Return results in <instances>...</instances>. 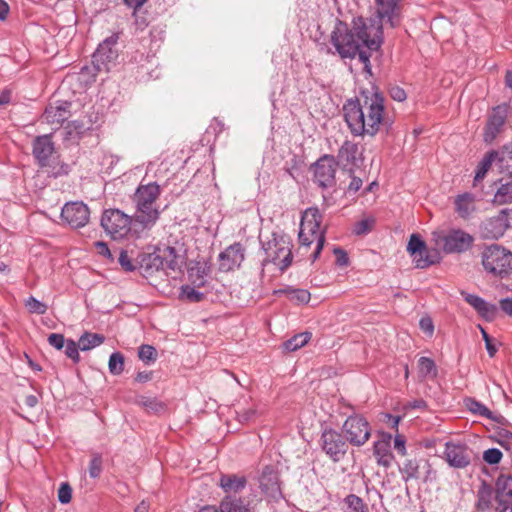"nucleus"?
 Wrapping results in <instances>:
<instances>
[{"mask_svg":"<svg viewBox=\"0 0 512 512\" xmlns=\"http://www.w3.org/2000/svg\"><path fill=\"white\" fill-rule=\"evenodd\" d=\"M331 43L343 59L359 57L364 70L371 74L370 57L372 51L382 43V26L367 25L363 18L354 19L352 28L339 22L331 33Z\"/></svg>","mask_w":512,"mask_h":512,"instance_id":"1","label":"nucleus"},{"mask_svg":"<svg viewBox=\"0 0 512 512\" xmlns=\"http://www.w3.org/2000/svg\"><path fill=\"white\" fill-rule=\"evenodd\" d=\"M384 112V97L377 91H363L343 105L344 119L355 136H374L379 131Z\"/></svg>","mask_w":512,"mask_h":512,"instance_id":"2","label":"nucleus"},{"mask_svg":"<svg viewBox=\"0 0 512 512\" xmlns=\"http://www.w3.org/2000/svg\"><path fill=\"white\" fill-rule=\"evenodd\" d=\"M161 189L156 182L139 185L134 194L135 203L134 224L143 229H151L159 219L160 211L156 207V200L160 196Z\"/></svg>","mask_w":512,"mask_h":512,"instance_id":"3","label":"nucleus"},{"mask_svg":"<svg viewBox=\"0 0 512 512\" xmlns=\"http://www.w3.org/2000/svg\"><path fill=\"white\" fill-rule=\"evenodd\" d=\"M322 223V215L318 208H308L302 215L299 231V242L303 247H309L316 241V248L312 254V260L315 261L324 246L325 235L320 229Z\"/></svg>","mask_w":512,"mask_h":512,"instance_id":"4","label":"nucleus"},{"mask_svg":"<svg viewBox=\"0 0 512 512\" xmlns=\"http://www.w3.org/2000/svg\"><path fill=\"white\" fill-rule=\"evenodd\" d=\"M482 265L486 272L504 278L512 272V252L498 244L486 246L482 252Z\"/></svg>","mask_w":512,"mask_h":512,"instance_id":"5","label":"nucleus"},{"mask_svg":"<svg viewBox=\"0 0 512 512\" xmlns=\"http://www.w3.org/2000/svg\"><path fill=\"white\" fill-rule=\"evenodd\" d=\"M289 239L284 235L272 234V238L262 243L265 252V258L262 265L273 263L279 267L281 271H285L292 263V251Z\"/></svg>","mask_w":512,"mask_h":512,"instance_id":"6","label":"nucleus"},{"mask_svg":"<svg viewBox=\"0 0 512 512\" xmlns=\"http://www.w3.org/2000/svg\"><path fill=\"white\" fill-rule=\"evenodd\" d=\"M133 219L119 209L104 210L100 225L114 240L125 238L131 231Z\"/></svg>","mask_w":512,"mask_h":512,"instance_id":"7","label":"nucleus"},{"mask_svg":"<svg viewBox=\"0 0 512 512\" xmlns=\"http://www.w3.org/2000/svg\"><path fill=\"white\" fill-rule=\"evenodd\" d=\"M346 441L352 446H363L371 436V426L367 419L359 414L349 416L342 425Z\"/></svg>","mask_w":512,"mask_h":512,"instance_id":"8","label":"nucleus"},{"mask_svg":"<svg viewBox=\"0 0 512 512\" xmlns=\"http://www.w3.org/2000/svg\"><path fill=\"white\" fill-rule=\"evenodd\" d=\"M434 237L437 245L448 254L465 252L474 242L473 236L461 229H452L445 234L434 233Z\"/></svg>","mask_w":512,"mask_h":512,"instance_id":"9","label":"nucleus"},{"mask_svg":"<svg viewBox=\"0 0 512 512\" xmlns=\"http://www.w3.org/2000/svg\"><path fill=\"white\" fill-rule=\"evenodd\" d=\"M118 36L113 34L99 44L92 56L93 69L95 71H110L118 57L116 45Z\"/></svg>","mask_w":512,"mask_h":512,"instance_id":"10","label":"nucleus"},{"mask_svg":"<svg viewBox=\"0 0 512 512\" xmlns=\"http://www.w3.org/2000/svg\"><path fill=\"white\" fill-rule=\"evenodd\" d=\"M323 452L333 461L339 462L347 453L348 442L343 435L333 429H325L320 438Z\"/></svg>","mask_w":512,"mask_h":512,"instance_id":"11","label":"nucleus"},{"mask_svg":"<svg viewBox=\"0 0 512 512\" xmlns=\"http://www.w3.org/2000/svg\"><path fill=\"white\" fill-rule=\"evenodd\" d=\"M61 218L74 229L82 228L89 222L90 210L82 201L68 202L61 210Z\"/></svg>","mask_w":512,"mask_h":512,"instance_id":"12","label":"nucleus"},{"mask_svg":"<svg viewBox=\"0 0 512 512\" xmlns=\"http://www.w3.org/2000/svg\"><path fill=\"white\" fill-rule=\"evenodd\" d=\"M337 165L334 156L324 155L319 158L314 166V181L322 188L333 186Z\"/></svg>","mask_w":512,"mask_h":512,"instance_id":"13","label":"nucleus"},{"mask_svg":"<svg viewBox=\"0 0 512 512\" xmlns=\"http://www.w3.org/2000/svg\"><path fill=\"white\" fill-rule=\"evenodd\" d=\"M509 227L508 213L501 210L497 215L482 221L480 225V236L483 239L496 240L501 238Z\"/></svg>","mask_w":512,"mask_h":512,"instance_id":"14","label":"nucleus"},{"mask_svg":"<svg viewBox=\"0 0 512 512\" xmlns=\"http://www.w3.org/2000/svg\"><path fill=\"white\" fill-rule=\"evenodd\" d=\"M445 460L449 466L463 469L471 463V451L467 445L456 442H447L444 450Z\"/></svg>","mask_w":512,"mask_h":512,"instance_id":"15","label":"nucleus"},{"mask_svg":"<svg viewBox=\"0 0 512 512\" xmlns=\"http://www.w3.org/2000/svg\"><path fill=\"white\" fill-rule=\"evenodd\" d=\"M495 500L501 507L498 512H512V477L500 475L495 483Z\"/></svg>","mask_w":512,"mask_h":512,"instance_id":"16","label":"nucleus"},{"mask_svg":"<svg viewBox=\"0 0 512 512\" xmlns=\"http://www.w3.org/2000/svg\"><path fill=\"white\" fill-rule=\"evenodd\" d=\"M244 260V248L234 243L219 254V269L228 272L238 268Z\"/></svg>","mask_w":512,"mask_h":512,"instance_id":"17","label":"nucleus"},{"mask_svg":"<svg viewBox=\"0 0 512 512\" xmlns=\"http://www.w3.org/2000/svg\"><path fill=\"white\" fill-rule=\"evenodd\" d=\"M55 147L51 135L37 136L33 140L32 154L39 166L47 164V160L53 157Z\"/></svg>","mask_w":512,"mask_h":512,"instance_id":"18","label":"nucleus"},{"mask_svg":"<svg viewBox=\"0 0 512 512\" xmlns=\"http://www.w3.org/2000/svg\"><path fill=\"white\" fill-rule=\"evenodd\" d=\"M401 0H375L376 12L378 17L383 20L386 19L387 23L392 28L399 25V3Z\"/></svg>","mask_w":512,"mask_h":512,"instance_id":"19","label":"nucleus"},{"mask_svg":"<svg viewBox=\"0 0 512 512\" xmlns=\"http://www.w3.org/2000/svg\"><path fill=\"white\" fill-rule=\"evenodd\" d=\"M391 434H382L380 440L375 441L373 445V454L376 457L377 464L388 468L391 466L393 455L390 449Z\"/></svg>","mask_w":512,"mask_h":512,"instance_id":"20","label":"nucleus"},{"mask_svg":"<svg viewBox=\"0 0 512 512\" xmlns=\"http://www.w3.org/2000/svg\"><path fill=\"white\" fill-rule=\"evenodd\" d=\"M70 116L69 104L48 105L42 115L45 122L60 127Z\"/></svg>","mask_w":512,"mask_h":512,"instance_id":"21","label":"nucleus"},{"mask_svg":"<svg viewBox=\"0 0 512 512\" xmlns=\"http://www.w3.org/2000/svg\"><path fill=\"white\" fill-rule=\"evenodd\" d=\"M461 295L464 297V300L469 305H471L481 317L485 318L486 320L494 319L497 313V308L495 305L486 302L483 298L474 294L461 292Z\"/></svg>","mask_w":512,"mask_h":512,"instance_id":"22","label":"nucleus"},{"mask_svg":"<svg viewBox=\"0 0 512 512\" xmlns=\"http://www.w3.org/2000/svg\"><path fill=\"white\" fill-rule=\"evenodd\" d=\"M218 485L227 495H236L245 489L247 478L244 475L223 473L220 475Z\"/></svg>","mask_w":512,"mask_h":512,"instance_id":"23","label":"nucleus"},{"mask_svg":"<svg viewBox=\"0 0 512 512\" xmlns=\"http://www.w3.org/2000/svg\"><path fill=\"white\" fill-rule=\"evenodd\" d=\"M260 488L267 495L275 496L280 492L278 473L272 466H265L259 478Z\"/></svg>","mask_w":512,"mask_h":512,"instance_id":"24","label":"nucleus"},{"mask_svg":"<svg viewBox=\"0 0 512 512\" xmlns=\"http://www.w3.org/2000/svg\"><path fill=\"white\" fill-rule=\"evenodd\" d=\"M175 249L172 247H167L163 250V255L154 254L149 257L148 266L154 267L156 270L162 269H171L175 270L178 266L177 258L174 254Z\"/></svg>","mask_w":512,"mask_h":512,"instance_id":"25","label":"nucleus"},{"mask_svg":"<svg viewBox=\"0 0 512 512\" xmlns=\"http://www.w3.org/2000/svg\"><path fill=\"white\" fill-rule=\"evenodd\" d=\"M454 205L458 216L468 219L476 211V198L472 193L465 192L456 196Z\"/></svg>","mask_w":512,"mask_h":512,"instance_id":"26","label":"nucleus"},{"mask_svg":"<svg viewBox=\"0 0 512 512\" xmlns=\"http://www.w3.org/2000/svg\"><path fill=\"white\" fill-rule=\"evenodd\" d=\"M222 512H251L250 502L237 495H226L219 502Z\"/></svg>","mask_w":512,"mask_h":512,"instance_id":"27","label":"nucleus"},{"mask_svg":"<svg viewBox=\"0 0 512 512\" xmlns=\"http://www.w3.org/2000/svg\"><path fill=\"white\" fill-rule=\"evenodd\" d=\"M505 123V117L498 110H494V113L489 117L485 131L484 140L487 143H491L495 140L499 134L502 126Z\"/></svg>","mask_w":512,"mask_h":512,"instance_id":"28","label":"nucleus"},{"mask_svg":"<svg viewBox=\"0 0 512 512\" xmlns=\"http://www.w3.org/2000/svg\"><path fill=\"white\" fill-rule=\"evenodd\" d=\"M495 154L496 167L501 173L512 176V143L505 145L500 151H492Z\"/></svg>","mask_w":512,"mask_h":512,"instance_id":"29","label":"nucleus"},{"mask_svg":"<svg viewBox=\"0 0 512 512\" xmlns=\"http://www.w3.org/2000/svg\"><path fill=\"white\" fill-rule=\"evenodd\" d=\"M494 496L493 488L490 484L483 481L477 491V510L480 512H488L492 507V499Z\"/></svg>","mask_w":512,"mask_h":512,"instance_id":"30","label":"nucleus"},{"mask_svg":"<svg viewBox=\"0 0 512 512\" xmlns=\"http://www.w3.org/2000/svg\"><path fill=\"white\" fill-rule=\"evenodd\" d=\"M209 267L204 262H193L188 267V278L194 286L202 287L206 283Z\"/></svg>","mask_w":512,"mask_h":512,"instance_id":"31","label":"nucleus"},{"mask_svg":"<svg viewBox=\"0 0 512 512\" xmlns=\"http://www.w3.org/2000/svg\"><path fill=\"white\" fill-rule=\"evenodd\" d=\"M50 177L58 178L66 176L70 172V166L59 159V157L53 156L47 160V164L40 166Z\"/></svg>","mask_w":512,"mask_h":512,"instance_id":"32","label":"nucleus"},{"mask_svg":"<svg viewBox=\"0 0 512 512\" xmlns=\"http://www.w3.org/2000/svg\"><path fill=\"white\" fill-rule=\"evenodd\" d=\"M357 153H358L357 144H355L351 141H345L338 151V154H337L338 162L337 163H341L344 166H347L349 164H354V162L356 160Z\"/></svg>","mask_w":512,"mask_h":512,"instance_id":"33","label":"nucleus"},{"mask_svg":"<svg viewBox=\"0 0 512 512\" xmlns=\"http://www.w3.org/2000/svg\"><path fill=\"white\" fill-rule=\"evenodd\" d=\"M275 294H285L287 298L296 304H306L310 300V293L305 289L287 287L275 291Z\"/></svg>","mask_w":512,"mask_h":512,"instance_id":"34","label":"nucleus"},{"mask_svg":"<svg viewBox=\"0 0 512 512\" xmlns=\"http://www.w3.org/2000/svg\"><path fill=\"white\" fill-rule=\"evenodd\" d=\"M105 338L103 335L97 334V333H89L85 332L80 338H79V348L82 351H88L91 350L99 345H101L104 342Z\"/></svg>","mask_w":512,"mask_h":512,"instance_id":"35","label":"nucleus"},{"mask_svg":"<svg viewBox=\"0 0 512 512\" xmlns=\"http://www.w3.org/2000/svg\"><path fill=\"white\" fill-rule=\"evenodd\" d=\"M311 336L312 335L309 332L296 334L290 339H288L286 342H284V349L289 352L296 351L301 347L305 346L311 339Z\"/></svg>","mask_w":512,"mask_h":512,"instance_id":"36","label":"nucleus"},{"mask_svg":"<svg viewBox=\"0 0 512 512\" xmlns=\"http://www.w3.org/2000/svg\"><path fill=\"white\" fill-rule=\"evenodd\" d=\"M399 470L405 482L419 477V463L416 459L405 460Z\"/></svg>","mask_w":512,"mask_h":512,"instance_id":"37","label":"nucleus"},{"mask_svg":"<svg viewBox=\"0 0 512 512\" xmlns=\"http://www.w3.org/2000/svg\"><path fill=\"white\" fill-rule=\"evenodd\" d=\"M418 372L422 378H435L437 368L435 362L428 357H420L418 360Z\"/></svg>","mask_w":512,"mask_h":512,"instance_id":"38","label":"nucleus"},{"mask_svg":"<svg viewBox=\"0 0 512 512\" xmlns=\"http://www.w3.org/2000/svg\"><path fill=\"white\" fill-rule=\"evenodd\" d=\"M439 261V255L437 251H430L425 247V252L423 254H418L414 257V262L417 268H427Z\"/></svg>","mask_w":512,"mask_h":512,"instance_id":"39","label":"nucleus"},{"mask_svg":"<svg viewBox=\"0 0 512 512\" xmlns=\"http://www.w3.org/2000/svg\"><path fill=\"white\" fill-rule=\"evenodd\" d=\"M464 402L467 409L472 413L492 419V412L481 402L474 398H467Z\"/></svg>","mask_w":512,"mask_h":512,"instance_id":"40","label":"nucleus"},{"mask_svg":"<svg viewBox=\"0 0 512 512\" xmlns=\"http://www.w3.org/2000/svg\"><path fill=\"white\" fill-rule=\"evenodd\" d=\"M492 164L496 165V160L495 154H493V152H490L483 158V160L477 166L474 182L481 181L485 177L488 169L491 167Z\"/></svg>","mask_w":512,"mask_h":512,"instance_id":"41","label":"nucleus"},{"mask_svg":"<svg viewBox=\"0 0 512 512\" xmlns=\"http://www.w3.org/2000/svg\"><path fill=\"white\" fill-rule=\"evenodd\" d=\"M494 201L498 204L512 203V180L498 188Z\"/></svg>","mask_w":512,"mask_h":512,"instance_id":"42","label":"nucleus"},{"mask_svg":"<svg viewBox=\"0 0 512 512\" xmlns=\"http://www.w3.org/2000/svg\"><path fill=\"white\" fill-rule=\"evenodd\" d=\"M108 368L112 375H120L124 370V356L120 352L112 353L109 358Z\"/></svg>","mask_w":512,"mask_h":512,"instance_id":"43","label":"nucleus"},{"mask_svg":"<svg viewBox=\"0 0 512 512\" xmlns=\"http://www.w3.org/2000/svg\"><path fill=\"white\" fill-rule=\"evenodd\" d=\"M426 244L417 234H412L410 236L407 251L413 256L416 257L418 254H423L425 252Z\"/></svg>","mask_w":512,"mask_h":512,"instance_id":"44","label":"nucleus"},{"mask_svg":"<svg viewBox=\"0 0 512 512\" xmlns=\"http://www.w3.org/2000/svg\"><path fill=\"white\" fill-rule=\"evenodd\" d=\"M138 357L145 364H151L157 359V351L153 346L143 344L138 348Z\"/></svg>","mask_w":512,"mask_h":512,"instance_id":"45","label":"nucleus"},{"mask_svg":"<svg viewBox=\"0 0 512 512\" xmlns=\"http://www.w3.org/2000/svg\"><path fill=\"white\" fill-rule=\"evenodd\" d=\"M344 501L348 506L349 512H368L364 501L355 494L348 495Z\"/></svg>","mask_w":512,"mask_h":512,"instance_id":"46","label":"nucleus"},{"mask_svg":"<svg viewBox=\"0 0 512 512\" xmlns=\"http://www.w3.org/2000/svg\"><path fill=\"white\" fill-rule=\"evenodd\" d=\"M103 470V460L99 453H93L89 463L88 472L89 476L93 479L100 477Z\"/></svg>","mask_w":512,"mask_h":512,"instance_id":"47","label":"nucleus"},{"mask_svg":"<svg viewBox=\"0 0 512 512\" xmlns=\"http://www.w3.org/2000/svg\"><path fill=\"white\" fill-rule=\"evenodd\" d=\"M180 297L190 302H200L204 298V294L197 291L194 287L184 285L181 287Z\"/></svg>","mask_w":512,"mask_h":512,"instance_id":"48","label":"nucleus"},{"mask_svg":"<svg viewBox=\"0 0 512 512\" xmlns=\"http://www.w3.org/2000/svg\"><path fill=\"white\" fill-rule=\"evenodd\" d=\"M138 403L142 405L147 411L158 413L163 410L164 406L162 402L156 398L140 397Z\"/></svg>","mask_w":512,"mask_h":512,"instance_id":"49","label":"nucleus"},{"mask_svg":"<svg viewBox=\"0 0 512 512\" xmlns=\"http://www.w3.org/2000/svg\"><path fill=\"white\" fill-rule=\"evenodd\" d=\"M25 306H26V308L28 309V311L30 313H35V314H45L47 309H48L46 304H44L43 302L37 300L33 296H30L25 301Z\"/></svg>","mask_w":512,"mask_h":512,"instance_id":"50","label":"nucleus"},{"mask_svg":"<svg viewBox=\"0 0 512 512\" xmlns=\"http://www.w3.org/2000/svg\"><path fill=\"white\" fill-rule=\"evenodd\" d=\"M64 353L65 355L73 360L74 363L79 362V343L77 344L74 340L68 339L64 345Z\"/></svg>","mask_w":512,"mask_h":512,"instance_id":"51","label":"nucleus"},{"mask_svg":"<svg viewBox=\"0 0 512 512\" xmlns=\"http://www.w3.org/2000/svg\"><path fill=\"white\" fill-rule=\"evenodd\" d=\"M502 452L497 448H490L483 453V460L491 465L498 464L502 459Z\"/></svg>","mask_w":512,"mask_h":512,"instance_id":"52","label":"nucleus"},{"mask_svg":"<svg viewBox=\"0 0 512 512\" xmlns=\"http://www.w3.org/2000/svg\"><path fill=\"white\" fill-rule=\"evenodd\" d=\"M72 498V488L68 483H62L58 489V500L62 504H67Z\"/></svg>","mask_w":512,"mask_h":512,"instance_id":"53","label":"nucleus"},{"mask_svg":"<svg viewBox=\"0 0 512 512\" xmlns=\"http://www.w3.org/2000/svg\"><path fill=\"white\" fill-rule=\"evenodd\" d=\"M374 225L373 219H363L355 224L354 233L357 235H363L371 231Z\"/></svg>","mask_w":512,"mask_h":512,"instance_id":"54","label":"nucleus"},{"mask_svg":"<svg viewBox=\"0 0 512 512\" xmlns=\"http://www.w3.org/2000/svg\"><path fill=\"white\" fill-rule=\"evenodd\" d=\"M238 420L241 423H248L254 420L257 416V410L254 407L244 408L237 412Z\"/></svg>","mask_w":512,"mask_h":512,"instance_id":"55","label":"nucleus"},{"mask_svg":"<svg viewBox=\"0 0 512 512\" xmlns=\"http://www.w3.org/2000/svg\"><path fill=\"white\" fill-rule=\"evenodd\" d=\"M99 71H95L92 67L84 66L79 72V77L82 81L89 83L95 80V77Z\"/></svg>","mask_w":512,"mask_h":512,"instance_id":"56","label":"nucleus"},{"mask_svg":"<svg viewBox=\"0 0 512 512\" xmlns=\"http://www.w3.org/2000/svg\"><path fill=\"white\" fill-rule=\"evenodd\" d=\"M66 341L64 336L58 333H52L48 337V343L57 350L63 349Z\"/></svg>","mask_w":512,"mask_h":512,"instance_id":"57","label":"nucleus"},{"mask_svg":"<svg viewBox=\"0 0 512 512\" xmlns=\"http://www.w3.org/2000/svg\"><path fill=\"white\" fill-rule=\"evenodd\" d=\"M118 261L125 271H133L135 269V266L126 251L122 250L120 252Z\"/></svg>","mask_w":512,"mask_h":512,"instance_id":"58","label":"nucleus"},{"mask_svg":"<svg viewBox=\"0 0 512 512\" xmlns=\"http://www.w3.org/2000/svg\"><path fill=\"white\" fill-rule=\"evenodd\" d=\"M390 96L393 100L402 102L406 99L407 95L404 89L399 86H394L389 91Z\"/></svg>","mask_w":512,"mask_h":512,"instance_id":"59","label":"nucleus"},{"mask_svg":"<svg viewBox=\"0 0 512 512\" xmlns=\"http://www.w3.org/2000/svg\"><path fill=\"white\" fill-rule=\"evenodd\" d=\"M419 325H420V328L422 329V331H424L425 333H427L429 335L433 334L434 325H433L431 318H429V317L421 318Z\"/></svg>","mask_w":512,"mask_h":512,"instance_id":"60","label":"nucleus"},{"mask_svg":"<svg viewBox=\"0 0 512 512\" xmlns=\"http://www.w3.org/2000/svg\"><path fill=\"white\" fill-rule=\"evenodd\" d=\"M334 254L336 255V263L340 266H345L348 264V257L346 252L341 248H335Z\"/></svg>","mask_w":512,"mask_h":512,"instance_id":"61","label":"nucleus"},{"mask_svg":"<svg viewBox=\"0 0 512 512\" xmlns=\"http://www.w3.org/2000/svg\"><path fill=\"white\" fill-rule=\"evenodd\" d=\"M95 247L97 249L98 254L103 255L107 258L112 257L109 247L105 242H102V241L95 242Z\"/></svg>","mask_w":512,"mask_h":512,"instance_id":"62","label":"nucleus"},{"mask_svg":"<svg viewBox=\"0 0 512 512\" xmlns=\"http://www.w3.org/2000/svg\"><path fill=\"white\" fill-rule=\"evenodd\" d=\"M394 447L401 455L404 456L406 454L405 439L402 436L397 435L395 437Z\"/></svg>","mask_w":512,"mask_h":512,"instance_id":"63","label":"nucleus"},{"mask_svg":"<svg viewBox=\"0 0 512 512\" xmlns=\"http://www.w3.org/2000/svg\"><path fill=\"white\" fill-rule=\"evenodd\" d=\"M500 308L507 315L512 316V298H504L500 300Z\"/></svg>","mask_w":512,"mask_h":512,"instance_id":"64","label":"nucleus"}]
</instances>
